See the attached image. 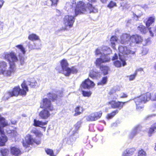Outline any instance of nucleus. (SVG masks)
Masks as SVG:
<instances>
[{
    "mask_svg": "<svg viewBox=\"0 0 156 156\" xmlns=\"http://www.w3.org/2000/svg\"><path fill=\"white\" fill-rule=\"evenodd\" d=\"M5 59L7 60L9 63L8 64L5 61H0V75L5 76H10L15 72L16 68L14 62L18 60L17 57L13 53L6 54Z\"/></svg>",
    "mask_w": 156,
    "mask_h": 156,
    "instance_id": "obj_1",
    "label": "nucleus"
},
{
    "mask_svg": "<svg viewBox=\"0 0 156 156\" xmlns=\"http://www.w3.org/2000/svg\"><path fill=\"white\" fill-rule=\"evenodd\" d=\"M112 52L110 48L107 46H103L98 48L95 51V55L100 58H97L95 64L97 66L101 67V63L109 61L110 58L108 55Z\"/></svg>",
    "mask_w": 156,
    "mask_h": 156,
    "instance_id": "obj_2",
    "label": "nucleus"
},
{
    "mask_svg": "<svg viewBox=\"0 0 156 156\" xmlns=\"http://www.w3.org/2000/svg\"><path fill=\"white\" fill-rule=\"evenodd\" d=\"M150 99L152 101H156V93L152 96H151V93L148 92L135 98L134 101L136 105V109L139 110L142 108H143L144 104Z\"/></svg>",
    "mask_w": 156,
    "mask_h": 156,
    "instance_id": "obj_3",
    "label": "nucleus"
},
{
    "mask_svg": "<svg viewBox=\"0 0 156 156\" xmlns=\"http://www.w3.org/2000/svg\"><path fill=\"white\" fill-rule=\"evenodd\" d=\"M21 86L23 89H21L19 87H17L14 88L12 91L9 92L7 94H6L5 97H7L8 95H9V97L8 98H7V99L10 97L13 96H17L19 94L22 95H25L26 94V92L28 91V89L24 81L21 84Z\"/></svg>",
    "mask_w": 156,
    "mask_h": 156,
    "instance_id": "obj_4",
    "label": "nucleus"
},
{
    "mask_svg": "<svg viewBox=\"0 0 156 156\" xmlns=\"http://www.w3.org/2000/svg\"><path fill=\"white\" fill-rule=\"evenodd\" d=\"M119 59L122 62V66H124L126 65L125 62L126 56L129 54H133L134 52L130 51L126 47L120 46L119 47Z\"/></svg>",
    "mask_w": 156,
    "mask_h": 156,
    "instance_id": "obj_5",
    "label": "nucleus"
},
{
    "mask_svg": "<svg viewBox=\"0 0 156 156\" xmlns=\"http://www.w3.org/2000/svg\"><path fill=\"white\" fill-rule=\"evenodd\" d=\"M86 4L82 1L79 2L75 9L76 16L79 14L84 13L86 11Z\"/></svg>",
    "mask_w": 156,
    "mask_h": 156,
    "instance_id": "obj_6",
    "label": "nucleus"
},
{
    "mask_svg": "<svg viewBox=\"0 0 156 156\" xmlns=\"http://www.w3.org/2000/svg\"><path fill=\"white\" fill-rule=\"evenodd\" d=\"M33 143H35L37 144H39L40 143V140L37 141L34 140L31 136L28 134L25 137V140L23 141V144L24 147H29V145L32 144Z\"/></svg>",
    "mask_w": 156,
    "mask_h": 156,
    "instance_id": "obj_7",
    "label": "nucleus"
},
{
    "mask_svg": "<svg viewBox=\"0 0 156 156\" xmlns=\"http://www.w3.org/2000/svg\"><path fill=\"white\" fill-rule=\"evenodd\" d=\"M75 20L74 16L67 15L64 17L63 23L66 27H68L70 28L73 27Z\"/></svg>",
    "mask_w": 156,
    "mask_h": 156,
    "instance_id": "obj_8",
    "label": "nucleus"
},
{
    "mask_svg": "<svg viewBox=\"0 0 156 156\" xmlns=\"http://www.w3.org/2000/svg\"><path fill=\"white\" fill-rule=\"evenodd\" d=\"M102 115V113L101 111L94 112L86 116V119L87 121H96L100 119Z\"/></svg>",
    "mask_w": 156,
    "mask_h": 156,
    "instance_id": "obj_9",
    "label": "nucleus"
},
{
    "mask_svg": "<svg viewBox=\"0 0 156 156\" xmlns=\"http://www.w3.org/2000/svg\"><path fill=\"white\" fill-rule=\"evenodd\" d=\"M41 106V108H44V109L52 111L54 109L53 105L51 104V101L47 98H44L43 100L42 107Z\"/></svg>",
    "mask_w": 156,
    "mask_h": 156,
    "instance_id": "obj_10",
    "label": "nucleus"
},
{
    "mask_svg": "<svg viewBox=\"0 0 156 156\" xmlns=\"http://www.w3.org/2000/svg\"><path fill=\"white\" fill-rule=\"evenodd\" d=\"M126 102H116L115 101H112L109 102V104L111 105L112 107L114 108H118L119 109H122L124 104L127 103Z\"/></svg>",
    "mask_w": 156,
    "mask_h": 156,
    "instance_id": "obj_11",
    "label": "nucleus"
},
{
    "mask_svg": "<svg viewBox=\"0 0 156 156\" xmlns=\"http://www.w3.org/2000/svg\"><path fill=\"white\" fill-rule=\"evenodd\" d=\"M62 68V73L65 75H68V72H69L70 70L68 67V64L67 61L64 59L62 60L61 62Z\"/></svg>",
    "mask_w": 156,
    "mask_h": 156,
    "instance_id": "obj_12",
    "label": "nucleus"
},
{
    "mask_svg": "<svg viewBox=\"0 0 156 156\" xmlns=\"http://www.w3.org/2000/svg\"><path fill=\"white\" fill-rule=\"evenodd\" d=\"M94 84L88 78L85 80L81 85V87L84 89H89L94 87Z\"/></svg>",
    "mask_w": 156,
    "mask_h": 156,
    "instance_id": "obj_13",
    "label": "nucleus"
},
{
    "mask_svg": "<svg viewBox=\"0 0 156 156\" xmlns=\"http://www.w3.org/2000/svg\"><path fill=\"white\" fill-rule=\"evenodd\" d=\"M50 111L48 110L44 109L41 111L39 113L40 117L43 119H47L50 116Z\"/></svg>",
    "mask_w": 156,
    "mask_h": 156,
    "instance_id": "obj_14",
    "label": "nucleus"
},
{
    "mask_svg": "<svg viewBox=\"0 0 156 156\" xmlns=\"http://www.w3.org/2000/svg\"><path fill=\"white\" fill-rule=\"evenodd\" d=\"M0 133L3 134L4 133L3 127L9 125L7 122L0 115Z\"/></svg>",
    "mask_w": 156,
    "mask_h": 156,
    "instance_id": "obj_15",
    "label": "nucleus"
},
{
    "mask_svg": "<svg viewBox=\"0 0 156 156\" xmlns=\"http://www.w3.org/2000/svg\"><path fill=\"white\" fill-rule=\"evenodd\" d=\"M142 38L140 36L137 35H133L130 38V41L132 42L136 43V44H140L142 41Z\"/></svg>",
    "mask_w": 156,
    "mask_h": 156,
    "instance_id": "obj_16",
    "label": "nucleus"
},
{
    "mask_svg": "<svg viewBox=\"0 0 156 156\" xmlns=\"http://www.w3.org/2000/svg\"><path fill=\"white\" fill-rule=\"evenodd\" d=\"M130 37L128 34H122L120 37V42L121 44H128L130 40Z\"/></svg>",
    "mask_w": 156,
    "mask_h": 156,
    "instance_id": "obj_17",
    "label": "nucleus"
},
{
    "mask_svg": "<svg viewBox=\"0 0 156 156\" xmlns=\"http://www.w3.org/2000/svg\"><path fill=\"white\" fill-rule=\"evenodd\" d=\"M48 121H45V122H43L41 121H39L34 119V125L35 126H39L40 127H42L44 129V131L45 130L46 128L45 127H42L43 126L46 125Z\"/></svg>",
    "mask_w": 156,
    "mask_h": 156,
    "instance_id": "obj_18",
    "label": "nucleus"
},
{
    "mask_svg": "<svg viewBox=\"0 0 156 156\" xmlns=\"http://www.w3.org/2000/svg\"><path fill=\"white\" fill-rule=\"evenodd\" d=\"M11 151L12 154L16 156L20 155L21 154V152L19 149L15 147L11 148Z\"/></svg>",
    "mask_w": 156,
    "mask_h": 156,
    "instance_id": "obj_19",
    "label": "nucleus"
},
{
    "mask_svg": "<svg viewBox=\"0 0 156 156\" xmlns=\"http://www.w3.org/2000/svg\"><path fill=\"white\" fill-rule=\"evenodd\" d=\"M1 134L2 135L0 136V146H3L5 145L8 139L6 136L4 134V133L3 134Z\"/></svg>",
    "mask_w": 156,
    "mask_h": 156,
    "instance_id": "obj_20",
    "label": "nucleus"
},
{
    "mask_svg": "<svg viewBox=\"0 0 156 156\" xmlns=\"http://www.w3.org/2000/svg\"><path fill=\"white\" fill-rule=\"evenodd\" d=\"M135 151L133 148L127 149L124 151L122 154V156H130L132 155Z\"/></svg>",
    "mask_w": 156,
    "mask_h": 156,
    "instance_id": "obj_21",
    "label": "nucleus"
},
{
    "mask_svg": "<svg viewBox=\"0 0 156 156\" xmlns=\"http://www.w3.org/2000/svg\"><path fill=\"white\" fill-rule=\"evenodd\" d=\"M89 76L90 77L94 79L98 77H100L101 76V73H100L91 70L90 72Z\"/></svg>",
    "mask_w": 156,
    "mask_h": 156,
    "instance_id": "obj_22",
    "label": "nucleus"
},
{
    "mask_svg": "<svg viewBox=\"0 0 156 156\" xmlns=\"http://www.w3.org/2000/svg\"><path fill=\"white\" fill-rule=\"evenodd\" d=\"M117 38L116 36H112L111 39L110 41L112 44V47L114 49L116 48L115 47L116 43L117 42Z\"/></svg>",
    "mask_w": 156,
    "mask_h": 156,
    "instance_id": "obj_23",
    "label": "nucleus"
},
{
    "mask_svg": "<svg viewBox=\"0 0 156 156\" xmlns=\"http://www.w3.org/2000/svg\"><path fill=\"white\" fill-rule=\"evenodd\" d=\"M16 47L18 48L19 51L21 52V53L19 54V55L24 56L25 53L26 51L23 46L21 45H17Z\"/></svg>",
    "mask_w": 156,
    "mask_h": 156,
    "instance_id": "obj_24",
    "label": "nucleus"
},
{
    "mask_svg": "<svg viewBox=\"0 0 156 156\" xmlns=\"http://www.w3.org/2000/svg\"><path fill=\"white\" fill-rule=\"evenodd\" d=\"M27 46L31 50L34 49H39L41 48V45L40 44L37 46H36L35 43H34V45L31 44L30 42L28 43L27 44Z\"/></svg>",
    "mask_w": 156,
    "mask_h": 156,
    "instance_id": "obj_25",
    "label": "nucleus"
},
{
    "mask_svg": "<svg viewBox=\"0 0 156 156\" xmlns=\"http://www.w3.org/2000/svg\"><path fill=\"white\" fill-rule=\"evenodd\" d=\"M28 39L32 41L37 40L39 39V37L35 34H30L28 37Z\"/></svg>",
    "mask_w": 156,
    "mask_h": 156,
    "instance_id": "obj_26",
    "label": "nucleus"
},
{
    "mask_svg": "<svg viewBox=\"0 0 156 156\" xmlns=\"http://www.w3.org/2000/svg\"><path fill=\"white\" fill-rule=\"evenodd\" d=\"M155 19L154 17H151L148 18L146 23V25L147 27H149L154 22Z\"/></svg>",
    "mask_w": 156,
    "mask_h": 156,
    "instance_id": "obj_27",
    "label": "nucleus"
},
{
    "mask_svg": "<svg viewBox=\"0 0 156 156\" xmlns=\"http://www.w3.org/2000/svg\"><path fill=\"white\" fill-rule=\"evenodd\" d=\"M156 129V122L154 123L150 128L148 132L149 136H151V134L154 133Z\"/></svg>",
    "mask_w": 156,
    "mask_h": 156,
    "instance_id": "obj_28",
    "label": "nucleus"
},
{
    "mask_svg": "<svg viewBox=\"0 0 156 156\" xmlns=\"http://www.w3.org/2000/svg\"><path fill=\"white\" fill-rule=\"evenodd\" d=\"M139 126H137L135 127L133 129L129 135V137L130 138H133L134 136L137 133V131L138 129L139 128Z\"/></svg>",
    "mask_w": 156,
    "mask_h": 156,
    "instance_id": "obj_29",
    "label": "nucleus"
},
{
    "mask_svg": "<svg viewBox=\"0 0 156 156\" xmlns=\"http://www.w3.org/2000/svg\"><path fill=\"white\" fill-rule=\"evenodd\" d=\"M100 69L103 72L104 75H105L108 73V71L109 69V68L108 66H103L100 67Z\"/></svg>",
    "mask_w": 156,
    "mask_h": 156,
    "instance_id": "obj_30",
    "label": "nucleus"
},
{
    "mask_svg": "<svg viewBox=\"0 0 156 156\" xmlns=\"http://www.w3.org/2000/svg\"><path fill=\"white\" fill-rule=\"evenodd\" d=\"M87 7L90 12L96 13L98 12V9L95 7H93L92 5L90 3L87 4Z\"/></svg>",
    "mask_w": 156,
    "mask_h": 156,
    "instance_id": "obj_31",
    "label": "nucleus"
},
{
    "mask_svg": "<svg viewBox=\"0 0 156 156\" xmlns=\"http://www.w3.org/2000/svg\"><path fill=\"white\" fill-rule=\"evenodd\" d=\"M31 132L34 133L37 137L40 138L42 136V134L41 132L36 129L32 130Z\"/></svg>",
    "mask_w": 156,
    "mask_h": 156,
    "instance_id": "obj_32",
    "label": "nucleus"
},
{
    "mask_svg": "<svg viewBox=\"0 0 156 156\" xmlns=\"http://www.w3.org/2000/svg\"><path fill=\"white\" fill-rule=\"evenodd\" d=\"M51 2V4H49L47 2L46 4L48 5H51V6L56 7L57 5V3L58 0H49Z\"/></svg>",
    "mask_w": 156,
    "mask_h": 156,
    "instance_id": "obj_33",
    "label": "nucleus"
},
{
    "mask_svg": "<svg viewBox=\"0 0 156 156\" xmlns=\"http://www.w3.org/2000/svg\"><path fill=\"white\" fill-rule=\"evenodd\" d=\"M0 152L2 156H6L9 153V151L7 149L2 148L1 149Z\"/></svg>",
    "mask_w": 156,
    "mask_h": 156,
    "instance_id": "obj_34",
    "label": "nucleus"
},
{
    "mask_svg": "<svg viewBox=\"0 0 156 156\" xmlns=\"http://www.w3.org/2000/svg\"><path fill=\"white\" fill-rule=\"evenodd\" d=\"M48 96L50 99L53 101L56 100L57 97V95L52 93L48 94Z\"/></svg>",
    "mask_w": 156,
    "mask_h": 156,
    "instance_id": "obj_35",
    "label": "nucleus"
},
{
    "mask_svg": "<svg viewBox=\"0 0 156 156\" xmlns=\"http://www.w3.org/2000/svg\"><path fill=\"white\" fill-rule=\"evenodd\" d=\"M118 111L117 110H116L113 111L112 113L108 114L107 116V119H109L112 118L115 115L116 113H118Z\"/></svg>",
    "mask_w": 156,
    "mask_h": 156,
    "instance_id": "obj_36",
    "label": "nucleus"
},
{
    "mask_svg": "<svg viewBox=\"0 0 156 156\" xmlns=\"http://www.w3.org/2000/svg\"><path fill=\"white\" fill-rule=\"evenodd\" d=\"M83 111L82 108L79 106L77 107L75 109V112L76 113L74 115L77 116L79 115Z\"/></svg>",
    "mask_w": 156,
    "mask_h": 156,
    "instance_id": "obj_37",
    "label": "nucleus"
},
{
    "mask_svg": "<svg viewBox=\"0 0 156 156\" xmlns=\"http://www.w3.org/2000/svg\"><path fill=\"white\" fill-rule=\"evenodd\" d=\"M115 90L114 89H113L111 90L109 92V94L110 95H113L114 97L113 98V99H117L118 98V95L115 94Z\"/></svg>",
    "mask_w": 156,
    "mask_h": 156,
    "instance_id": "obj_38",
    "label": "nucleus"
},
{
    "mask_svg": "<svg viewBox=\"0 0 156 156\" xmlns=\"http://www.w3.org/2000/svg\"><path fill=\"white\" fill-rule=\"evenodd\" d=\"M107 80V78L106 76L104 77H103L102 80L98 82V85H103L106 83Z\"/></svg>",
    "mask_w": 156,
    "mask_h": 156,
    "instance_id": "obj_39",
    "label": "nucleus"
},
{
    "mask_svg": "<svg viewBox=\"0 0 156 156\" xmlns=\"http://www.w3.org/2000/svg\"><path fill=\"white\" fill-rule=\"evenodd\" d=\"M70 71L69 72H68V75H65L66 76H69L71 73H76L77 72L78 70L75 68L74 67H72L71 69L69 68Z\"/></svg>",
    "mask_w": 156,
    "mask_h": 156,
    "instance_id": "obj_40",
    "label": "nucleus"
},
{
    "mask_svg": "<svg viewBox=\"0 0 156 156\" xmlns=\"http://www.w3.org/2000/svg\"><path fill=\"white\" fill-rule=\"evenodd\" d=\"M137 70H136L134 73L133 75H131L129 76V80L130 81L133 80L135 79L136 76L137 75Z\"/></svg>",
    "mask_w": 156,
    "mask_h": 156,
    "instance_id": "obj_41",
    "label": "nucleus"
},
{
    "mask_svg": "<svg viewBox=\"0 0 156 156\" xmlns=\"http://www.w3.org/2000/svg\"><path fill=\"white\" fill-rule=\"evenodd\" d=\"M120 60L121 62L119 60H117L114 62V65L117 67H120L121 66L122 63V62Z\"/></svg>",
    "mask_w": 156,
    "mask_h": 156,
    "instance_id": "obj_42",
    "label": "nucleus"
},
{
    "mask_svg": "<svg viewBox=\"0 0 156 156\" xmlns=\"http://www.w3.org/2000/svg\"><path fill=\"white\" fill-rule=\"evenodd\" d=\"M146 153L142 149L139 151L138 156H146Z\"/></svg>",
    "mask_w": 156,
    "mask_h": 156,
    "instance_id": "obj_43",
    "label": "nucleus"
},
{
    "mask_svg": "<svg viewBox=\"0 0 156 156\" xmlns=\"http://www.w3.org/2000/svg\"><path fill=\"white\" fill-rule=\"evenodd\" d=\"M116 4L115 2L111 1L108 5V7L109 8H112L114 7L115 6H116Z\"/></svg>",
    "mask_w": 156,
    "mask_h": 156,
    "instance_id": "obj_44",
    "label": "nucleus"
},
{
    "mask_svg": "<svg viewBox=\"0 0 156 156\" xmlns=\"http://www.w3.org/2000/svg\"><path fill=\"white\" fill-rule=\"evenodd\" d=\"M45 151L47 154L50 155L51 156H54L53 151L52 150L47 149H45Z\"/></svg>",
    "mask_w": 156,
    "mask_h": 156,
    "instance_id": "obj_45",
    "label": "nucleus"
},
{
    "mask_svg": "<svg viewBox=\"0 0 156 156\" xmlns=\"http://www.w3.org/2000/svg\"><path fill=\"white\" fill-rule=\"evenodd\" d=\"M82 94L84 97H90L91 93L90 92H88L84 91H82Z\"/></svg>",
    "mask_w": 156,
    "mask_h": 156,
    "instance_id": "obj_46",
    "label": "nucleus"
},
{
    "mask_svg": "<svg viewBox=\"0 0 156 156\" xmlns=\"http://www.w3.org/2000/svg\"><path fill=\"white\" fill-rule=\"evenodd\" d=\"M127 96L128 95L124 93H122L119 94V96H118V98H125L127 97Z\"/></svg>",
    "mask_w": 156,
    "mask_h": 156,
    "instance_id": "obj_47",
    "label": "nucleus"
},
{
    "mask_svg": "<svg viewBox=\"0 0 156 156\" xmlns=\"http://www.w3.org/2000/svg\"><path fill=\"white\" fill-rule=\"evenodd\" d=\"M19 55L20 59V63L22 65H23L24 63V58L23 57L24 56L21 55Z\"/></svg>",
    "mask_w": 156,
    "mask_h": 156,
    "instance_id": "obj_48",
    "label": "nucleus"
},
{
    "mask_svg": "<svg viewBox=\"0 0 156 156\" xmlns=\"http://www.w3.org/2000/svg\"><path fill=\"white\" fill-rule=\"evenodd\" d=\"M81 122L80 121L77 122L75 125V126L76 129H78L80 127Z\"/></svg>",
    "mask_w": 156,
    "mask_h": 156,
    "instance_id": "obj_49",
    "label": "nucleus"
},
{
    "mask_svg": "<svg viewBox=\"0 0 156 156\" xmlns=\"http://www.w3.org/2000/svg\"><path fill=\"white\" fill-rule=\"evenodd\" d=\"M149 42V40L148 39H145L144 40H143L142 39V41L141 44H142L143 46H145L147 45Z\"/></svg>",
    "mask_w": 156,
    "mask_h": 156,
    "instance_id": "obj_50",
    "label": "nucleus"
},
{
    "mask_svg": "<svg viewBox=\"0 0 156 156\" xmlns=\"http://www.w3.org/2000/svg\"><path fill=\"white\" fill-rule=\"evenodd\" d=\"M30 85L31 87L34 88L35 86H36V84L37 83L35 81H34V82L30 83H28Z\"/></svg>",
    "mask_w": 156,
    "mask_h": 156,
    "instance_id": "obj_51",
    "label": "nucleus"
},
{
    "mask_svg": "<svg viewBox=\"0 0 156 156\" xmlns=\"http://www.w3.org/2000/svg\"><path fill=\"white\" fill-rule=\"evenodd\" d=\"M118 58V56L116 54H115V55L113 56L112 59V60H115V59H116Z\"/></svg>",
    "mask_w": 156,
    "mask_h": 156,
    "instance_id": "obj_52",
    "label": "nucleus"
},
{
    "mask_svg": "<svg viewBox=\"0 0 156 156\" xmlns=\"http://www.w3.org/2000/svg\"><path fill=\"white\" fill-rule=\"evenodd\" d=\"M4 2L3 0H0V9L1 8V7L3 5Z\"/></svg>",
    "mask_w": 156,
    "mask_h": 156,
    "instance_id": "obj_53",
    "label": "nucleus"
},
{
    "mask_svg": "<svg viewBox=\"0 0 156 156\" xmlns=\"http://www.w3.org/2000/svg\"><path fill=\"white\" fill-rule=\"evenodd\" d=\"M133 17H134V18L135 19V17H136V19H137V18L139 17L138 16H137L136 14H134L133 12Z\"/></svg>",
    "mask_w": 156,
    "mask_h": 156,
    "instance_id": "obj_54",
    "label": "nucleus"
},
{
    "mask_svg": "<svg viewBox=\"0 0 156 156\" xmlns=\"http://www.w3.org/2000/svg\"><path fill=\"white\" fill-rule=\"evenodd\" d=\"M144 50H143V51H142V53L144 54H146L147 53V50H146L145 53H144Z\"/></svg>",
    "mask_w": 156,
    "mask_h": 156,
    "instance_id": "obj_55",
    "label": "nucleus"
},
{
    "mask_svg": "<svg viewBox=\"0 0 156 156\" xmlns=\"http://www.w3.org/2000/svg\"><path fill=\"white\" fill-rule=\"evenodd\" d=\"M12 124H15L16 123V121H11Z\"/></svg>",
    "mask_w": 156,
    "mask_h": 156,
    "instance_id": "obj_56",
    "label": "nucleus"
},
{
    "mask_svg": "<svg viewBox=\"0 0 156 156\" xmlns=\"http://www.w3.org/2000/svg\"><path fill=\"white\" fill-rule=\"evenodd\" d=\"M103 3H105L106 2L107 0H100Z\"/></svg>",
    "mask_w": 156,
    "mask_h": 156,
    "instance_id": "obj_57",
    "label": "nucleus"
},
{
    "mask_svg": "<svg viewBox=\"0 0 156 156\" xmlns=\"http://www.w3.org/2000/svg\"><path fill=\"white\" fill-rule=\"evenodd\" d=\"M89 2H94L95 1V0H87Z\"/></svg>",
    "mask_w": 156,
    "mask_h": 156,
    "instance_id": "obj_58",
    "label": "nucleus"
},
{
    "mask_svg": "<svg viewBox=\"0 0 156 156\" xmlns=\"http://www.w3.org/2000/svg\"><path fill=\"white\" fill-rule=\"evenodd\" d=\"M137 70V71H141V70H143V69H142V68H140L139 69H137V70Z\"/></svg>",
    "mask_w": 156,
    "mask_h": 156,
    "instance_id": "obj_59",
    "label": "nucleus"
},
{
    "mask_svg": "<svg viewBox=\"0 0 156 156\" xmlns=\"http://www.w3.org/2000/svg\"><path fill=\"white\" fill-rule=\"evenodd\" d=\"M35 44L36 45V46H37L38 45H39L40 44V45L41 46V44L40 42L39 43V44H37L35 43Z\"/></svg>",
    "mask_w": 156,
    "mask_h": 156,
    "instance_id": "obj_60",
    "label": "nucleus"
},
{
    "mask_svg": "<svg viewBox=\"0 0 156 156\" xmlns=\"http://www.w3.org/2000/svg\"><path fill=\"white\" fill-rule=\"evenodd\" d=\"M154 68L156 70V64H155V65L154 66Z\"/></svg>",
    "mask_w": 156,
    "mask_h": 156,
    "instance_id": "obj_61",
    "label": "nucleus"
},
{
    "mask_svg": "<svg viewBox=\"0 0 156 156\" xmlns=\"http://www.w3.org/2000/svg\"><path fill=\"white\" fill-rule=\"evenodd\" d=\"M155 115H149V116H154Z\"/></svg>",
    "mask_w": 156,
    "mask_h": 156,
    "instance_id": "obj_62",
    "label": "nucleus"
},
{
    "mask_svg": "<svg viewBox=\"0 0 156 156\" xmlns=\"http://www.w3.org/2000/svg\"><path fill=\"white\" fill-rule=\"evenodd\" d=\"M3 23L2 22H0V25H2Z\"/></svg>",
    "mask_w": 156,
    "mask_h": 156,
    "instance_id": "obj_63",
    "label": "nucleus"
},
{
    "mask_svg": "<svg viewBox=\"0 0 156 156\" xmlns=\"http://www.w3.org/2000/svg\"><path fill=\"white\" fill-rule=\"evenodd\" d=\"M154 150L155 151H156V143L155 146V147H154Z\"/></svg>",
    "mask_w": 156,
    "mask_h": 156,
    "instance_id": "obj_64",
    "label": "nucleus"
}]
</instances>
